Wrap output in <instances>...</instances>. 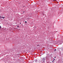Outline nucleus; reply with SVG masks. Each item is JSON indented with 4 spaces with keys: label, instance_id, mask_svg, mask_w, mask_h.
I'll return each instance as SVG.
<instances>
[{
    "label": "nucleus",
    "instance_id": "obj_8",
    "mask_svg": "<svg viewBox=\"0 0 63 63\" xmlns=\"http://www.w3.org/2000/svg\"><path fill=\"white\" fill-rule=\"evenodd\" d=\"M17 27H19V26H17Z\"/></svg>",
    "mask_w": 63,
    "mask_h": 63
},
{
    "label": "nucleus",
    "instance_id": "obj_9",
    "mask_svg": "<svg viewBox=\"0 0 63 63\" xmlns=\"http://www.w3.org/2000/svg\"><path fill=\"white\" fill-rule=\"evenodd\" d=\"M54 61V60H53V61H52V62H53V61Z\"/></svg>",
    "mask_w": 63,
    "mask_h": 63
},
{
    "label": "nucleus",
    "instance_id": "obj_7",
    "mask_svg": "<svg viewBox=\"0 0 63 63\" xmlns=\"http://www.w3.org/2000/svg\"><path fill=\"white\" fill-rule=\"evenodd\" d=\"M25 23H27V21H25Z\"/></svg>",
    "mask_w": 63,
    "mask_h": 63
},
{
    "label": "nucleus",
    "instance_id": "obj_12",
    "mask_svg": "<svg viewBox=\"0 0 63 63\" xmlns=\"http://www.w3.org/2000/svg\"><path fill=\"white\" fill-rule=\"evenodd\" d=\"M23 13H24V12H23Z\"/></svg>",
    "mask_w": 63,
    "mask_h": 63
},
{
    "label": "nucleus",
    "instance_id": "obj_4",
    "mask_svg": "<svg viewBox=\"0 0 63 63\" xmlns=\"http://www.w3.org/2000/svg\"><path fill=\"white\" fill-rule=\"evenodd\" d=\"M0 18H2V17L0 16Z\"/></svg>",
    "mask_w": 63,
    "mask_h": 63
},
{
    "label": "nucleus",
    "instance_id": "obj_3",
    "mask_svg": "<svg viewBox=\"0 0 63 63\" xmlns=\"http://www.w3.org/2000/svg\"><path fill=\"white\" fill-rule=\"evenodd\" d=\"M5 17H1V18H3L4 19V18Z\"/></svg>",
    "mask_w": 63,
    "mask_h": 63
},
{
    "label": "nucleus",
    "instance_id": "obj_2",
    "mask_svg": "<svg viewBox=\"0 0 63 63\" xmlns=\"http://www.w3.org/2000/svg\"><path fill=\"white\" fill-rule=\"evenodd\" d=\"M43 60H46V58H43Z\"/></svg>",
    "mask_w": 63,
    "mask_h": 63
},
{
    "label": "nucleus",
    "instance_id": "obj_1",
    "mask_svg": "<svg viewBox=\"0 0 63 63\" xmlns=\"http://www.w3.org/2000/svg\"><path fill=\"white\" fill-rule=\"evenodd\" d=\"M42 14H43V15H44V14H45V12H43V13H42Z\"/></svg>",
    "mask_w": 63,
    "mask_h": 63
},
{
    "label": "nucleus",
    "instance_id": "obj_10",
    "mask_svg": "<svg viewBox=\"0 0 63 63\" xmlns=\"http://www.w3.org/2000/svg\"><path fill=\"white\" fill-rule=\"evenodd\" d=\"M54 60H55V59H54Z\"/></svg>",
    "mask_w": 63,
    "mask_h": 63
},
{
    "label": "nucleus",
    "instance_id": "obj_5",
    "mask_svg": "<svg viewBox=\"0 0 63 63\" xmlns=\"http://www.w3.org/2000/svg\"><path fill=\"white\" fill-rule=\"evenodd\" d=\"M56 49H55V50L54 51H56Z\"/></svg>",
    "mask_w": 63,
    "mask_h": 63
},
{
    "label": "nucleus",
    "instance_id": "obj_11",
    "mask_svg": "<svg viewBox=\"0 0 63 63\" xmlns=\"http://www.w3.org/2000/svg\"><path fill=\"white\" fill-rule=\"evenodd\" d=\"M56 57H54V58H55Z\"/></svg>",
    "mask_w": 63,
    "mask_h": 63
},
{
    "label": "nucleus",
    "instance_id": "obj_6",
    "mask_svg": "<svg viewBox=\"0 0 63 63\" xmlns=\"http://www.w3.org/2000/svg\"><path fill=\"white\" fill-rule=\"evenodd\" d=\"M37 46H39V44H38Z\"/></svg>",
    "mask_w": 63,
    "mask_h": 63
}]
</instances>
